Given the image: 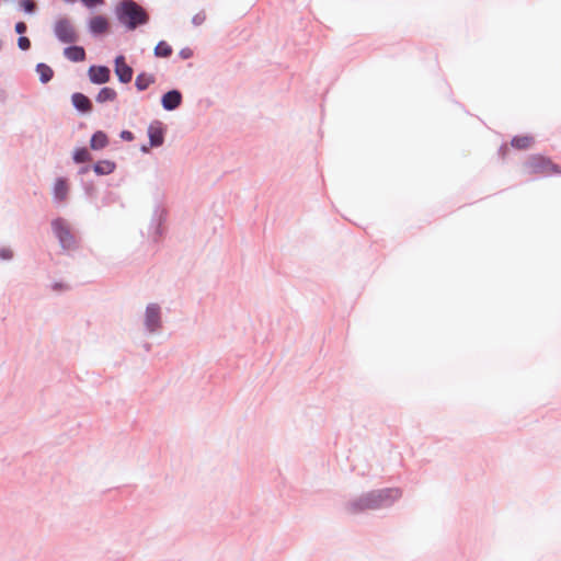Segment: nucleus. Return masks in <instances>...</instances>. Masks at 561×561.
I'll list each match as a JSON object with an SVG mask.
<instances>
[{
	"label": "nucleus",
	"mask_w": 561,
	"mask_h": 561,
	"mask_svg": "<svg viewBox=\"0 0 561 561\" xmlns=\"http://www.w3.org/2000/svg\"><path fill=\"white\" fill-rule=\"evenodd\" d=\"M402 495L399 488H382L364 492L348 500L345 511L358 515L368 511H378L391 507Z\"/></svg>",
	"instance_id": "1"
},
{
	"label": "nucleus",
	"mask_w": 561,
	"mask_h": 561,
	"mask_svg": "<svg viewBox=\"0 0 561 561\" xmlns=\"http://www.w3.org/2000/svg\"><path fill=\"white\" fill-rule=\"evenodd\" d=\"M118 22L128 31H134L149 22L148 12L134 0H122L115 8Z\"/></svg>",
	"instance_id": "2"
},
{
	"label": "nucleus",
	"mask_w": 561,
	"mask_h": 561,
	"mask_svg": "<svg viewBox=\"0 0 561 561\" xmlns=\"http://www.w3.org/2000/svg\"><path fill=\"white\" fill-rule=\"evenodd\" d=\"M51 230L64 250L77 248V241L64 218L58 217L51 220Z\"/></svg>",
	"instance_id": "3"
},
{
	"label": "nucleus",
	"mask_w": 561,
	"mask_h": 561,
	"mask_svg": "<svg viewBox=\"0 0 561 561\" xmlns=\"http://www.w3.org/2000/svg\"><path fill=\"white\" fill-rule=\"evenodd\" d=\"M525 167L530 173H540L549 175L552 173H561V168L553 163L550 158L541 154H533L525 162Z\"/></svg>",
	"instance_id": "4"
},
{
	"label": "nucleus",
	"mask_w": 561,
	"mask_h": 561,
	"mask_svg": "<svg viewBox=\"0 0 561 561\" xmlns=\"http://www.w3.org/2000/svg\"><path fill=\"white\" fill-rule=\"evenodd\" d=\"M53 32L55 37L62 44H75L79 41V35L75 26L66 16L55 21Z\"/></svg>",
	"instance_id": "5"
},
{
	"label": "nucleus",
	"mask_w": 561,
	"mask_h": 561,
	"mask_svg": "<svg viewBox=\"0 0 561 561\" xmlns=\"http://www.w3.org/2000/svg\"><path fill=\"white\" fill-rule=\"evenodd\" d=\"M167 210L160 205L154 207L149 224V234L154 243H158L165 233L164 224L167 221Z\"/></svg>",
	"instance_id": "6"
},
{
	"label": "nucleus",
	"mask_w": 561,
	"mask_h": 561,
	"mask_svg": "<svg viewBox=\"0 0 561 561\" xmlns=\"http://www.w3.org/2000/svg\"><path fill=\"white\" fill-rule=\"evenodd\" d=\"M144 325L149 333H156L161 329V307L158 304L151 302L147 305Z\"/></svg>",
	"instance_id": "7"
},
{
	"label": "nucleus",
	"mask_w": 561,
	"mask_h": 561,
	"mask_svg": "<svg viewBox=\"0 0 561 561\" xmlns=\"http://www.w3.org/2000/svg\"><path fill=\"white\" fill-rule=\"evenodd\" d=\"M167 126L161 121H153L147 128L149 146L153 148L161 147L164 144Z\"/></svg>",
	"instance_id": "8"
},
{
	"label": "nucleus",
	"mask_w": 561,
	"mask_h": 561,
	"mask_svg": "<svg viewBox=\"0 0 561 561\" xmlns=\"http://www.w3.org/2000/svg\"><path fill=\"white\" fill-rule=\"evenodd\" d=\"M114 72L117 77V80L123 83L127 84L131 81L134 70L133 68L126 62V58L124 55H117L114 58Z\"/></svg>",
	"instance_id": "9"
},
{
	"label": "nucleus",
	"mask_w": 561,
	"mask_h": 561,
	"mask_svg": "<svg viewBox=\"0 0 561 561\" xmlns=\"http://www.w3.org/2000/svg\"><path fill=\"white\" fill-rule=\"evenodd\" d=\"M88 77L93 84H105L111 80V69L105 65H91L88 69Z\"/></svg>",
	"instance_id": "10"
},
{
	"label": "nucleus",
	"mask_w": 561,
	"mask_h": 561,
	"mask_svg": "<svg viewBox=\"0 0 561 561\" xmlns=\"http://www.w3.org/2000/svg\"><path fill=\"white\" fill-rule=\"evenodd\" d=\"M160 102L164 111H175L183 102L182 92L179 89H171L161 95Z\"/></svg>",
	"instance_id": "11"
},
{
	"label": "nucleus",
	"mask_w": 561,
	"mask_h": 561,
	"mask_svg": "<svg viewBox=\"0 0 561 561\" xmlns=\"http://www.w3.org/2000/svg\"><path fill=\"white\" fill-rule=\"evenodd\" d=\"M71 104L73 108L81 115L90 114L93 111L92 101L81 92L71 94Z\"/></svg>",
	"instance_id": "12"
},
{
	"label": "nucleus",
	"mask_w": 561,
	"mask_h": 561,
	"mask_svg": "<svg viewBox=\"0 0 561 561\" xmlns=\"http://www.w3.org/2000/svg\"><path fill=\"white\" fill-rule=\"evenodd\" d=\"M110 28V23L106 16L95 15L89 20L88 30L94 37L106 33Z\"/></svg>",
	"instance_id": "13"
},
{
	"label": "nucleus",
	"mask_w": 561,
	"mask_h": 561,
	"mask_svg": "<svg viewBox=\"0 0 561 561\" xmlns=\"http://www.w3.org/2000/svg\"><path fill=\"white\" fill-rule=\"evenodd\" d=\"M64 56L72 62H81L85 60L87 53L83 46L68 44V46L64 48Z\"/></svg>",
	"instance_id": "14"
},
{
	"label": "nucleus",
	"mask_w": 561,
	"mask_h": 561,
	"mask_svg": "<svg viewBox=\"0 0 561 561\" xmlns=\"http://www.w3.org/2000/svg\"><path fill=\"white\" fill-rule=\"evenodd\" d=\"M69 191L68 180L66 178H57L54 183L53 195L56 202H62L67 198Z\"/></svg>",
	"instance_id": "15"
},
{
	"label": "nucleus",
	"mask_w": 561,
	"mask_h": 561,
	"mask_svg": "<svg viewBox=\"0 0 561 561\" xmlns=\"http://www.w3.org/2000/svg\"><path fill=\"white\" fill-rule=\"evenodd\" d=\"M110 144L108 136L103 130H96L91 135L90 148L94 151H99L107 147Z\"/></svg>",
	"instance_id": "16"
},
{
	"label": "nucleus",
	"mask_w": 561,
	"mask_h": 561,
	"mask_svg": "<svg viewBox=\"0 0 561 561\" xmlns=\"http://www.w3.org/2000/svg\"><path fill=\"white\" fill-rule=\"evenodd\" d=\"M92 170L99 176L108 175L116 170V163L112 160H100L92 164Z\"/></svg>",
	"instance_id": "17"
},
{
	"label": "nucleus",
	"mask_w": 561,
	"mask_h": 561,
	"mask_svg": "<svg viewBox=\"0 0 561 561\" xmlns=\"http://www.w3.org/2000/svg\"><path fill=\"white\" fill-rule=\"evenodd\" d=\"M35 71L38 75L39 82L43 84L48 83L54 78L53 68L45 62H38L35 67Z\"/></svg>",
	"instance_id": "18"
},
{
	"label": "nucleus",
	"mask_w": 561,
	"mask_h": 561,
	"mask_svg": "<svg viewBox=\"0 0 561 561\" xmlns=\"http://www.w3.org/2000/svg\"><path fill=\"white\" fill-rule=\"evenodd\" d=\"M156 78L151 73L140 72L135 80V87L138 91L142 92L149 88L150 84L154 83Z\"/></svg>",
	"instance_id": "19"
},
{
	"label": "nucleus",
	"mask_w": 561,
	"mask_h": 561,
	"mask_svg": "<svg viewBox=\"0 0 561 561\" xmlns=\"http://www.w3.org/2000/svg\"><path fill=\"white\" fill-rule=\"evenodd\" d=\"M117 99V92L110 87H103L100 89L98 94L95 95V101L98 103H106V102H113Z\"/></svg>",
	"instance_id": "20"
},
{
	"label": "nucleus",
	"mask_w": 561,
	"mask_h": 561,
	"mask_svg": "<svg viewBox=\"0 0 561 561\" xmlns=\"http://www.w3.org/2000/svg\"><path fill=\"white\" fill-rule=\"evenodd\" d=\"M72 160L77 164L92 161V154L87 147H78L72 152Z\"/></svg>",
	"instance_id": "21"
},
{
	"label": "nucleus",
	"mask_w": 561,
	"mask_h": 561,
	"mask_svg": "<svg viewBox=\"0 0 561 561\" xmlns=\"http://www.w3.org/2000/svg\"><path fill=\"white\" fill-rule=\"evenodd\" d=\"M534 142V137L524 135V136H514L511 140V146L518 150H525L530 147Z\"/></svg>",
	"instance_id": "22"
},
{
	"label": "nucleus",
	"mask_w": 561,
	"mask_h": 561,
	"mask_svg": "<svg viewBox=\"0 0 561 561\" xmlns=\"http://www.w3.org/2000/svg\"><path fill=\"white\" fill-rule=\"evenodd\" d=\"M172 51V47L165 41L158 42L153 49V54L158 58H169Z\"/></svg>",
	"instance_id": "23"
},
{
	"label": "nucleus",
	"mask_w": 561,
	"mask_h": 561,
	"mask_svg": "<svg viewBox=\"0 0 561 561\" xmlns=\"http://www.w3.org/2000/svg\"><path fill=\"white\" fill-rule=\"evenodd\" d=\"M19 7L26 14H34L37 9L36 3L32 0H20Z\"/></svg>",
	"instance_id": "24"
},
{
	"label": "nucleus",
	"mask_w": 561,
	"mask_h": 561,
	"mask_svg": "<svg viewBox=\"0 0 561 561\" xmlns=\"http://www.w3.org/2000/svg\"><path fill=\"white\" fill-rule=\"evenodd\" d=\"M18 47L23 50V51H26L31 48V41L28 37L26 36H20L18 38Z\"/></svg>",
	"instance_id": "25"
},
{
	"label": "nucleus",
	"mask_w": 561,
	"mask_h": 561,
	"mask_svg": "<svg viewBox=\"0 0 561 561\" xmlns=\"http://www.w3.org/2000/svg\"><path fill=\"white\" fill-rule=\"evenodd\" d=\"M13 257V252L9 248H0V260L9 261Z\"/></svg>",
	"instance_id": "26"
},
{
	"label": "nucleus",
	"mask_w": 561,
	"mask_h": 561,
	"mask_svg": "<svg viewBox=\"0 0 561 561\" xmlns=\"http://www.w3.org/2000/svg\"><path fill=\"white\" fill-rule=\"evenodd\" d=\"M82 187L88 196H92L94 194L95 188L93 182L82 180Z\"/></svg>",
	"instance_id": "27"
},
{
	"label": "nucleus",
	"mask_w": 561,
	"mask_h": 561,
	"mask_svg": "<svg viewBox=\"0 0 561 561\" xmlns=\"http://www.w3.org/2000/svg\"><path fill=\"white\" fill-rule=\"evenodd\" d=\"M88 9H93L104 3V0H80Z\"/></svg>",
	"instance_id": "28"
},
{
	"label": "nucleus",
	"mask_w": 561,
	"mask_h": 561,
	"mask_svg": "<svg viewBox=\"0 0 561 561\" xmlns=\"http://www.w3.org/2000/svg\"><path fill=\"white\" fill-rule=\"evenodd\" d=\"M14 31L20 36H22L27 31V25L24 22H22V21L16 22L15 25H14Z\"/></svg>",
	"instance_id": "29"
},
{
	"label": "nucleus",
	"mask_w": 561,
	"mask_h": 561,
	"mask_svg": "<svg viewBox=\"0 0 561 561\" xmlns=\"http://www.w3.org/2000/svg\"><path fill=\"white\" fill-rule=\"evenodd\" d=\"M119 137L124 141H133L135 139L134 134L130 130L124 129L119 133Z\"/></svg>",
	"instance_id": "30"
},
{
	"label": "nucleus",
	"mask_w": 561,
	"mask_h": 561,
	"mask_svg": "<svg viewBox=\"0 0 561 561\" xmlns=\"http://www.w3.org/2000/svg\"><path fill=\"white\" fill-rule=\"evenodd\" d=\"M193 50L190 47H184L180 50L179 56L182 59H190L193 57Z\"/></svg>",
	"instance_id": "31"
},
{
	"label": "nucleus",
	"mask_w": 561,
	"mask_h": 561,
	"mask_svg": "<svg viewBox=\"0 0 561 561\" xmlns=\"http://www.w3.org/2000/svg\"><path fill=\"white\" fill-rule=\"evenodd\" d=\"M51 289L55 290V291L66 290V289H68V285L64 284L61 282H55L51 285Z\"/></svg>",
	"instance_id": "32"
},
{
	"label": "nucleus",
	"mask_w": 561,
	"mask_h": 561,
	"mask_svg": "<svg viewBox=\"0 0 561 561\" xmlns=\"http://www.w3.org/2000/svg\"><path fill=\"white\" fill-rule=\"evenodd\" d=\"M205 21V15H203L202 13H197L193 16L192 19V23L196 26L203 24Z\"/></svg>",
	"instance_id": "33"
},
{
	"label": "nucleus",
	"mask_w": 561,
	"mask_h": 561,
	"mask_svg": "<svg viewBox=\"0 0 561 561\" xmlns=\"http://www.w3.org/2000/svg\"><path fill=\"white\" fill-rule=\"evenodd\" d=\"M91 170H92V165H90V164L81 165L78 170V175L83 176V175L88 174Z\"/></svg>",
	"instance_id": "34"
},
{
	"label": "nucleus",
	"mask_w": 561,
	"mask_h": 561,
	"mask_svg": "<svg viewBox=\"0 0 561 561\" xmlns=\"http://www.w3.org/2000/svg\"><path fill=\"white\" fill-rule=\"evenodd\" d=\"M510 152V148L506 144H503L500 148H499V156L502 158V159H505L506 154Z\"/></svg>",
	"instance_id": "35"
},
{
	"label": "nucleus",
	"mask_w": 561,
	"mask_h": 561,
	"mask_svg": "<svg viewBox=\"0 0 561 561\" xmlns=\"http://www.w3.org/2000/svg\"><path fill=\"white\" fill-rule=\"evenodd\" d=\"M8 99V93L4 89H0V102L4 103Z\"/></svg>",
	"instance_id": "36"
},
{
	"label": "nucleus",
	"mask_w": 561,
	"mask_h": 561,
	"mask_svg": "<svg viewBox=\"0 0 561 561\" xmlns=\"http://www.w3.org/2000/svg\"><path fill=\"white\" fill-rule=\"evenodd\" d=\"M150 148H151V147H150L149 145H142V146L140 147V151H141V152H144V153H148V152H149V150H150Z\"/></svg>",
	"instance_id": "37"
},
{
	"label": "nucleus",
	"mask_w": 561,
	"mask_h": 561,
	"mask_svg": "<svg viewBox=\"0 0 561 561\" xmlns=\"http://www.w3.org/2000/svg\"><path fill=\"white\" fill-rule=\"evenodd\" d=\"M64 1H65V2H67V3H73V2H76V0H64Z\"/></svg>",
	"instance_id": "38"
},
{
	"label": "nucleus",
	"mask_w": 561,
	"mask_h": 561,
	"mask_svg": "<svg viewBox=\"0 0 561 561\" xmlns=\"http://www.w3.org/2000/svg\"><path fill=\"white\" fill-rule=\"evenodd\" d=\"M2 46H3V43H2V41L0 39V50L2 49Z\"/></svg>",
	"instance_id": "39"
}]
</instances>
